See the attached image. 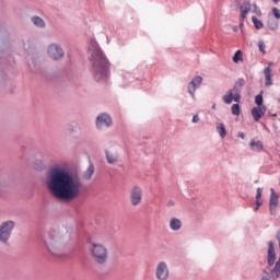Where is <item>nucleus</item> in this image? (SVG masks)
<instances>
[{
	"label": "nucleus",
	"mask_w": 280,
	"mask_h": 280,
	"mask_svg": "<svg viewBox=\"0 0 280 280\" xmlns=\"http://www.w3.org/2000/svg\"><path fill=\"white\" fill-rule=\"evenodd\" d=\"M46 187L57 200L71 202L82 194V179L60 165L51 166L46 175Z\"/></svg>",
	"instance_id": "1"
},
{
	"label": "nucleus",
	"mask_w": 280,
	"mask_h": 280,
	"mask_svg": "<svg viewBox=\"0 0 280 280\" xmlns=\"http://www.w3.org/2000/svg\"><path fill=\"white\" fill-rule=\"evenodd\" d=\"M90 60L92 62V75L94 80L97 82H102L104 80H108L110 62L100 48V44L95 42V39L90 40L89 46Z\"/></svg>",
	"instance_id": "2"
},
{
	"label": "nucleus",
	"mask_w": 280,
	"mask_h": 280,
	"mask_svg": "<svg viewBox=\"0 0 280 280\" xmlns=\"http://www.w3.org/2000/svg\"><path fill=\"white\" fill-rule=\"evenodd\" d=\"M44 244L50 255L62 257L67 250V244H69V235L67 232L52 230L44 236Z\"/></svg>",
	"instance_id": "3"
},
{
	"label": "nucleus",
	"mask_w": 280,
	"mask_h": 280,
	"mask_svg": "<svg viewBox=\"0 0 280 280\" xmlns=\"http://www.w3.org/2000/svg\"><path fill=\"white\" fill-rule=\"evenodd\" d=\"M90 253L95 264L104 265L108 261V249L100 243H92Z\"/></svg>",
	"instance_id": "4"
},
{
	"label": "nucleus",
	"mask_w": 280,
	"mask_h": 280,
	"mask_svg": "<svg viewBox=\"0 0 280 280\" xmlns=\"http://www.w3.org/2000/svg\"><path fill=\"white\" fill-rule=\"evenodd\" d=\"M16 226V222L12 220L3 221L0 223V243L8 244L10 242V237H12V233Z\"/></svg>",
	"instance_id": "5"
},
{
	"label": "nucleus",
	"mask_w": 280,
	"mask_h": 280,
	"mask_svg": "<svg viewBox=\"0 0 280 280\" xmlns=\"http://www.w3.org/2000/svg\"><path fill=\"white\" fill-rule=\"evenodd\" d=\"M155 278L158 280H168L170 279V266L167 262L160 261L155 267Z\"/></svg>",
	"instance_id": "6"
},
{
	"label": "nucleus",
	"mask_w": 280,
	"mask_h": 280,
	"mask_svg": "<svg viewBox=\"0 0 280 280\" xmlns=\"http://www.w3.org/2000/svg\"><path fill=\"white\" fill-rule=\"evenodd\" d=\"M47 54L51 60H62L65 58V50L58 44H50L47 48Z\"/></svg>",
	"instance_id": "7"
},
{
	"label": "nucleus",
	"mask_w": 280,
	"mask_h": 280,
	"mask_svg": "<svg viewBox=\"0 0 280 280\" xmlns=\"http://www.w3.org/2000/svg\"><path fill=\"white\" fill-rule=\"evenodd\" d=\"M141 200H143V189L139 186H133L130 189V202L132 207L141 205Z\"/></svg>",
	"instance_id": "8"
},
{
	"label": "nucleus",
	"mask_w": 280,
	"mask_h": 280,
	"mask_svg": "<svg viewBox=\"0 0 280 280\" xmlns=\"http://www.w3.org/2000/svg\"><path fill=\"white\" fill-rule=\"evenodd\" d=\"M113 126V118L106 113L100 114L96 117V128L103 130V128H110Z\"/></svg>",
	"instance_id": "9"
},
{
	"label": "nucleus",
	"mask_w": 280,
	"mask_h": 280,
	"mask_svg": "<svg viewBox=\"0 0 280 280\" xmlns=\"http://www.w3.org/2000/svg\"><path fill=\"white\" fill-rule=\"evenodd\" d=\"M202 84V77H195L189 83H188V93L191 95V97H196V89H200V85Z\"/></svg>",
	"instance_id": "10"
},
{
	"label": "nucleus",
	"mask_w": 280,
	"mask_h": 280,
	"mask_svg": "<svg viewBox=\"0 0 280 280\" xmlns=\"http://www.w3.org/2000/svg\"><path fill=\"white\" fill-rule=\"evenodd\" d=\"M270 200H269V209H270V213L271 215L275 213V211L277 210V207H279V196L277 195V192L275 191V188H270Z\"/></svg>",
	"instance_id": "11"
},
{
	"label": "nucleus",
	"mask_w": 280,
	"mask_h": 280,
	"mask_svg": "<svg viewBox=\"0 0 280 280\" xmlns=\"http://www.w3.org/2000/svg\"><path fill=\"white\" fill-rule=\"evenodd\" d=\"M240 98H241L240 93L233 90L228 91L226 94L223 95V102L225 104H232L233 100L234 102H240Z\"/></svg>",
	"instance_id": "12"
},
{
	"label": "nucleus",
	"mask_w": 280,
	"mask_h": 280,
	"mask_svg": "<svg viewBox=\"0 0 280 280\" xmlns=\"http://www.w3.org/2000/svg\"><path fill=\"white\" fill-rule=\"evenodd\" d=\"M105 159L108 163V165H115L117 161H119V153L117 151L113 150H105Z\"/></svg>",
	"instance_id": "13"
},
{
	"label": "nucleus",
	"mask_w": 280,
	"mask_h": 280,
	"mask_svg": "<svg viewBox=\"0 0 280 280\" xmlns=\"http://www.w3.org/2000/svg\"><path fill=\"white\" fill-rule=\"evenodd\" d=\"M266 115V106H257L252 108V117L255 121H259Z\"/></svg>",
	"instance_id": "14"
},
{
	"label": "nucleus",
	"mask_w": 280,
	"mask_h": 280,
	"mask_svg": "<svg viewBox=\"0 0 280 280\" xmlns=\"http://www.w3.org/2000/svg\"><path fill=\"white\" fill-rule=\"evenodd\" d=\"M277 260V254L275 253V244L272 242L268 243V265L275 266Z\"/></svg>",
	"instance_id": "15"
},
{
	"label": "nucleus",
	"mask_w": 280,
	"mask_h": 280,
	"mask_svg": "<svg viewBox=\"0 0 280 280\" xmlns=\"http://www.w3.org/2000/svg\"><path fill=\"white\" fill-rule=\"evenodd\" d=\"M170 229L171 231H180V229H183V221H180V219L172 218L170 220Z\"/></svg>",
	"instance_id": "16"
},
{
	"label": "nucleus",
	"mask_w": 280,
	"mask_h": 280,
	"mask_svg": "<svg viewBox=\"0 0 280 280\" xmlns=\"http://www.w3.org/2000/svg\"><path fill=\"white\" fill-rule=\"evenodd\" d=\"M264 73L266 79L265 85L272 86V70L270 69V67L265 68Z\"/></svg>",
	"instance_id": "17"
},
{
	"label": "nucleus",
	"mask_w": 280,
	"mask_h": 280,
	"mask_svg": "<svg viewBox=\"0 0 280 280\" xmlns=\"http://www.w3.org/2000/svg\"><path fill=\"white\" fill-rule=\"evenodd\" d=\"M93 174H95V166L90 165L82 175L83 180H91Z\"/></svg>",
	"instance_id": "18"
},
{
	"label": "nucleus",
	"mask_w": 280,
	"mask_h": 280,
	"mask_svg": "<svg viewBox=\"0 0 280 280\" xmlns=\"http://www.w3.org/2000/svg\"><path fill=\"white\" fill-rule=\"evenodd\" d=\"M32 23L35 25V27H39L43 28L45 27V20H43V18L35 15L31 19Z\"/></svg>",
	"instance_id": "19"
},
{
	"label": "nucleus",
	"mask_w": 280,
	"mask_h": 280,
	"mask_svg": "<svg viewBox=\"0 0 280 280\" xmlns=\"http://www.w3.org/2000/svg\"><path fill=\"white\" fill-rule=\"evenodd\" d=\"M249 145L254 152H261V150H264V143H261V141L259 140L258 141L252 140Z\"/></svg>",
	"instance_id": "20"
},
{
	"label": "nucleus",
	"mask_w": 280,
	"mask_h": 280,
	"mask_svg": "<svg viewBox=\"0 0 280 280\" xmlns=\"http://www.w3.org/2000/svg\"><path fill=\"white\" fill-rule=\"evenodd\" d=\"M250 10V2H244L243 5L241 7V19L244 21L246 18V14H248V11Z\"/></svg>",
	"instance_id": "21"
},
{
	"label": "nucleus",
	"mask_w": 280,
	"mask_h": 280,
	"mask_svg": "<svg viewBox=\"0 0 280 280\" xmlns=\"http://www.w3.org/2000/svg\"><path fill=\"white\" fill-rule=\"evenodd\" d=\"M217 132L221 137V139H224V137H226V127H224V124L219 122L217 125Z\"/></svg>",
	"instance_id": "22"
},
{
	"label": "nucleus",
	"mask_w": 280,
	"mask_h": 280,
	"mask_svg": "<svg viewBox=\"0 0 280 280\" xmlns=\"http://www.w3.org/2000/svg\"><path fill=\"white\" fill-rule=\"evenodd\" d=\"M244 84H246V81L244 79H238L234 84L232 91H234V93H238L240 95V90L242 89V86H244Z\"/></svg>",
	"instance_id": "23"
},
{
	"label": "nucleus",
	"mask_w": 280,
	"mask_h": 280,
	"mask_svg": "<svg viewBox=\"0 0 280 280\" xmlns=\"http://www.w3.org/2000/svg\"><path fill=\"white\" fill-rule=\"evenodd\" d=\"M267 25H268L269 30H272L275 32V30H277L279 27V22H277V20L270 18L267 22Z\"/></svg>",
	"instance_id": "24"
},
{
	"label": "nucleus",
	"mask_w": 280,
	"mask_h": 280,
	"mask_svg": "<svg viewBox=\"0 0 280 280\" xmlns=\"http://www.w3.org/2000/svg\"><path fill=\"white\" fill-rule=\"evenodd\" d=\"M242 60H244L242 50H237V51L234 54L233 62H235V65H237L238 62H242Z\"/></svg>",
	"instance_id": "25"
},
{
	"label": "nucleus",
	"mask_w": 280,
	"mask_h": 280,
	"mask_svg": "<svg viewBox=\"0 0 280 280\" xmlns=\"http://www.w3.org/2000/svg\"><path fill=\"white\" fill-rule=\"evenodd\" d=\"M252 21H253L256 30H261V27H264V22H261L259 19H257V16H252Z\"/></svg>",
	"instance_id": "26"
},
{
	"label": "nucleus",
	"mask_w": 280,
	"mask_h": 280,
	"mask_svg": "<svg viewBox=\"0 0 280 280\" xmlns=\"http://www.w3.org/2000/svg\"><path fill=\"white\" fill-rule=\"evenodd\" d=\"M272 276L276 277V279H279L280 276V260H278L275 265V268L272 270Z\"/></svg>",
	"instance_id": "27"
},
{
	"label": "nucleus",
	"mask_w": 280,
	"mask_h": 280,
	"mask_svg": "<svg viewBox=\"0 0 280 280\" xmlns=\"http://www.w3.org/2000/svg\"><path fill=\"white\" fill-rule=\"evenodd\" d=\"M255 104L258 106V107H261L264 106V96L261 94H258L256 95L255 97Z\"/></svg>",
	"instance_id": "28"
},
{
	"label": "nucleus",
	"mask_w": 280,
	"mask_h": 280,
	"mask_svg": "<svg viewBox=\"0 0 280 280\" xmlns=\"http://www.w3.org/2000/svg\"><path fill=\"white\" fill-rule=\"evenodd\" d=\"M240 113H242V110L240 109V104L232 105V115L240 116Z\"/></svg>",
	"instance_id": "29"
},
{
	"label": "nucleus",
	"mask_w": 280,
	"mask_h": 280,
	"mask_svg": "<svg viewBox=\"0 0 280 280\" xmlns=\"http://www.w3.org/2000/svg\"><path fill=\"white\" fill-rule=\"evenodd\" d=\"M36 170H45V163L42 160L35 162Z\"/></svg>",
	"instance_id": "30"
},
{
	"label": "nucleus",
	"mask_w": 280,
	"mask_h": 280,
	"mask_svg": "<svg viewBox=\"0 0 280 280\" xmlns=\"http://www.w3.org/2000/svg\"><path fill=\"white\" fill-rule=\"evenodd\" d=\"M258 49H259V51H261L262 54H266V44L264 43V40H259V42H258Z\"/></svg>",
	"instance_id": "31"
},
{
	"label": "nucleus",
	"mask_w": 280,
	"mask_h": 280,
	"mask_svg": "<svg viewBox=\"0 0 280 280\" xmlns=\"http://www.w3.org/2000/svg\"><path fill=\"white\" fill-rule=\"evenodd\" d=\"M253 12L254 14H257V16H261V10L259 7H257V4H253Z\"/></svg>",
	"instance_id": "32"
},
{
	"label": "nucleus",
	"mask_w": 280,
	"mask_h": 280,
	"mask_svg": "<svg viewBox=\"0 0 280 280\" xmlns=\"http://www.w3.org/2000/svg\"><path fill=\"white\" fill-rule=\"evenodd\" d=\"M264 191L262 188H257L256 190V200H261V192Z\"/></svg>",
	"instance_id": "33"
},
{
	"label": "nucleus",
	"mask_w": 280,
	"mask_h": 280,
	"mask_svg": "<svg viewBox=\"0 0 280 280\" xmlns=\"http://www.w3.org/2000/svg\"><path fill=\"white\" fill-rule=\"evenodd\" d=\"M272 12H273V15L276 16V19H280V10L278 8H273Z\"/></svg>",
	"instance_id": "34"
},
{
	"label": "nucleus",
	"mask_w": 280,
	"mask_h": 280,
	"mask_svg": "<svg viewBox=\"0 0 280 280\" xmlns=\"http://www.w3.org/2000/svg\"><path fill=\"white\" fill-rule=\"evenodd\" d=\"M198 121H200V118L198 117V115H195L192 117V124H198Z\"/></svg>",
	"instance_id": "35"
},
{
	"label": "nucleus",
	"mask_w": 280,
	"mask_h": 280,
	"mask_svg": "<svg viewBox=\"0 0 280 280\" xmlns=\"http://www.w3.org/2000/svg\"><path fill=\"white\" fill-rule=\"evenodd\" d=\"M261 205H264V202H261V199H256V206L261 207Z\"/></svg>",
	"instance_id": "36"
},
{
	"label": "nucleus",
	"mask_w": 280,
	"mask_h": 280,
	"mask_svg": "<svg viewBox=\"0 0 280 280\" xmlns=\"http://www.w3.org/2000/svg\"><path fill=\"white\" fill-rule=\"evenodd\" d=\"M237 137H238L240 139H245L246 136L244 135V132H238V133H237Z\"/></svg>",
	"instance_id": "37"
},
{
	"label": "nucleus",
	"mask_w": 280,
	"mask_h": 280,
	"mask_svg": "<svg viewBox=\"0 0 280 280\" xmlns=\"http://www.w3.org/2000/svg\"><path fill=\"white\" fill-rule=\"evenodd\" d=\"M259 207H260V206H257V205H256V207L254 208V211H259Z\"/></svg>",
	"instance_id": "38"
},
{
	"label": "nucleus",
	"mask_w": 280,
	"mask_h": 280,
	"mask_svg": "<svg viewBox=\"0 0 280 280\" xmlns=\"http://www.w3.org/2000/svg\"><path fill=\"white\" fill-rule=\"evenodd\" d=\"M277 240L280 242V232L277 233Z\"/></svg>",
	"instance_id": "39"
},
{
	"label": "nucleus",
	"mask_w": 280,
	"mask_h": 280,
	"mask_svg": "<svg viewBox=\"0 0 280 280\" xmlns=\"http://www.w3.org/2000/svg\"><path fill=\"white\" fill-rule=\"evenodd\" d=\"M173 205H174V201H170V202H168V206H173Z\"/></svg>",
	"instance_id": "40"
},
{
	"label": "nucleus",
	"mask_w": 280,
	"mask_h": 280,
	"mask_svg": "<svg viewBox=\"0 0 280 280\" xmlns=\"http://www.w3.org/2000/svg\"><path fill=\"white\" fill-rule=\"evenodd\" d=\"M272 1H275L276 3H279L280 0H272Z\"/></svg>",
	"instance_id": "41"
},
{
	"label": "nucleus",
	"mask_w": 280,
	"mask_h": 280,
	"mask_svg": "<svg viewBox=\"0 0 280 280\" xmlns=\"http://www.w3.org/2000/svg\"><path fill=\"white\" fill-rule=\"evenodd\" d=\"M212 108L215 110V104L212 105Z\"/></svg>",
	"instance_id": "42"
},
{
	"label": "nucleus",
	"mask_w": 280,
	"mask_h": 280,
	"mask_svg": "<svg viewBox=\"0 0 280 280\" xmlns=\"http://www.w3.org/2000/svg\"><path fill=\"white\" fill-rule=\"evenodd\" d=\"M269 67H272V62L269 63Z\"/></svg>",
	"instance_id": "43"
},
{
	"label": "nucleus",
	"mask_w": 280,
	"mask_h": 280,
	"mask_svg": "<svg viewBox=\"0 0 280 280\" xmlns=\"http://www.w3.org/2000/svg\"><path fill=\"white\" fill-rule=\"evenodd\" d=\"M261 280H268V278H262Z\"/></svg>",
	"instance_id": "44"
}]
</instances>
